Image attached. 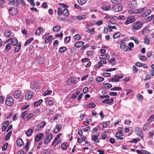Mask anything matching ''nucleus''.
<instances>
[{
  "label": "nucleus",
  "mask_w": 154,
  "mask_h": 154,
  "mask_svg": "<svg viewBox=\"0 0 154 154\" xmlns=\"http://www.w3.org/2000/svg\"><path fill=\"white\" fill-rule=\"evenodd\" d=\"M11 40V45H16L17 43V40L16 38H10L8 40H7L5 42L6 43H7L9 42V41Z\"/></svg>",
  "instance_id": "nucleus-11"
},
{
  "label": "nucleus",
  "mask_w": 154,
  "mask_h": 154,
  "mask_svg": "<svg viewBox=\"0 0 154 154\" xmlns=\"http://www.w3.org/2000/svg\"><path fill=\"white\" fill-rule=\"evenodd\" d=\"M86 17V15L84 14H81L77 16L76 18L77 20H80L85 18Z\"/></svg>",
  "instance_id": "nucleus-24"
},
{
  "label": "nucleus",
  "mask_w": 154,
  "mask_h": 154,
  "mask_svg": "<svg viewBox=\"0 0 154 154\" xmlns=\"http://www.w3.org/2000/svg\"><path fill=\"white\" fill-rule=\"evenodd\" d=\"M62 14H63L62 9L59 7L57 9V14L58 15L60 16Z\"/></svg>",
  "instance_id": "nucleus-56"
},
{
  "label": "nucleus",
  "mask_w": 154,
  "mask_h": 154,
  "mask_svg": "<svg viewBox=\"0 0 154 154\" xmlns=\"http://www.w3.org/2000/svg\"><path fill=\"white\" fill-rule=\"evenodd\" d=\"M94 54V52L92 51H89L87 52V54L88 56H92Z\"/></svg>",
  "instance_id": "nucleus-61"
},
{
  "label": "nucleus",
  "mask_w": 154,
  "mask_h": 154,
  "mask_svg": "<svg viewBox=\"0 0 154 154\" xmlns=\"http://www.w3.org/2000/svg\"><path fill=\"white\" fill-rule=\"evenodd\" d=\"M122 49H123L125 52L127 51L128 50H129V51H131V48H130L128 46H126L121 48Z\"/></svg>",
  "instance_id": "nucleus-49"
},
{
  "label": "nucleus",
  "mask_w": 154,
  "mask_h": 154,
  "mask_svg": "<svg viewBox=\"0 0 154 154\" xmlns=\"http://www.w3.org/2000/svg\"><path fill=\"white\" fill-rule=\"evenodd\" d=\"M21 93V91H16L13 94V96L15 98L18 99L20 96Z\"/></svg>",
  "instance_id": "nucleus-13"
},
{
  "label": "nucleus",
  "mask_w": 154,
  "mask_h": 154,
  "mask_svg": "<svg viewBox=\"0 0 154 154\" xmlns=\"http://www.w3.org/2000/svg\"><path fill=\"white\" fill-rule=\"evenodd\" d=\"M61 28L60 26H54L53 28V30L54 32H57L59 31Z\"/></svg>",
  "instance_id": "nucleus-31"
},
{
  "label": "nucleus",
  "mask_w": 154,
  "mask_h": 154,
  "mask_svg": "<svg viewBox=\"0 0 154 154\" xmlns=\"http://www.w3.org/2000/svg\"><path fill=\"white\" fill-rule=\"evenodd\" d=\"M68 147V144L67 143H63L61 145V148L63 150H66Z\"/></svg>",
  "instance_id": "nucleus-29"
},
{
  "label": "nucleus",
  "mask_w": 154,
  "mask_h": 154,
  "mask_svg": "<svg viewBox=\"0 0 154 154\" xmlns=\"http://www.w3.org/2000/svg\"><path fill=\"white\" fill-rule=\"evenodd\" d=\"M28 111H24L21 115V118L24 119L26 117V116L28 114Z\"/></svg>",
  "instance_id": "nucleus-38"
},
{
  "label": "nucleus",
  "mask_w": 154,
  "mask_h": 154,
  "mask_svg": "<svg viewBox=\"0 0 154 154\" xmlns=\"http://www.w3.org/2000/svg\"><path fill=\"white\" fill-rule=\"evenodd\" d=\"M102 75L104 77H109L110 76V74L109 73L105 72L103 73Z\"/></svg>",
  "instance_id": "nucleus-62"
},
{
  "label": "nucleus",
  "mask_w": 154,
  "mask_h": 154,
  "mask_svg": "<svg viewBox=\"0 0 154 154\" xmlns=\"http://www.w3.org/2000/svg\"><path fill=\"white\" fill-rule=\"evenodd\" d=\"M44 137V134L43 133H38L35 136L34 139L35 142H37L39 141Z\"/></svg>",
  "instance_id": "nucleus-4"
},
{
  "label": "nucleus",
  "mask_w": 154,
  "mask_h": 154,
  "mask_svg": "<svg viewBox=\"0 0 154 154\" xmlns=\"http://www.w3.org/2000/svg\"><path fill=\"white\" fill-rule=\"evenodd\" d=\"M43 100L42 99H40L37 101L35 102L34 104V106L37 107L40 105L41 103L43 102Z\"/></svg>",
  "instance_id": "nucleus-35"
},
{
  "label": "nucleus",
  "mask_w": 154,
  "mask_h": 154,
  "mask_svg": "<svg viewBox=\"0 0 154 154\" xmlns=\"http://www.w3.org/2000/svg\"><path fill=\"white\" fill-rule=\"evenodd\" d=\"M12 33L9 31H5V35L6 37H10L11 36Z\"/></svg>",
  "instance_id": "nucleus-41"
},
{
  "label": "nucleus",
  "mask_w": 154,
  "mask_h": 154,
  "mask_svg": "<svg viewBox=\"0 0 154 154\" xmlns=\"http://www.w3.org/2000/svg\"><path fill=\"white\" fill-rule=\"evenodd\" d=\"M135 132L137 135L140 138H143V134L141 129L139 127H137L135 129Z\"/></svg>",
  "instance_id": "nucleus-7"
},
{
  "label": "nucleus",
  "mask_w": 154,
  "mask_h": 154,
  "mask_svg": "<svg viewBox=\"0 0 154 154\" xmlns=\"http://www.w3.org/2000/svg\"><path fill=\"white\" fill-rule=\"evenodd\" d=\"M80 92L79 91L73 94L72 96V98L75 99V97H77L79 95Z\"/></svg>",
  "instance_id": "nucleus-51"
},
{
  "label": "nucleus",
  "mask_w": 154,
  "mask_h": 154,
  "mask_svg": "<svg viewBox=\"0 0 154 154\" xmlns=\"http://www.w3.org/2000/svg\"><path fill=\"white\" fill-rule=\"evenodd\" d=\"M38 85L36 82H33L31 84L30 88L33 90H36L38 88Z\"/></svg>",
  "instance_id": "nucleus-12"
},
{
  "label": "nucleus",
  "mask_w": 154,
  "mask_h": 154,
  "mask_svg": "<svg viewBox=\"0 0 154 154\" xmlns=\"http://www.w3.org/2000/svg\"><path fill=\"white\" fill-rule=\"evenodd\" d=\"M149 128L150 127L148 126V125L146 123H145L143 127V130L145 131L149 130Z\"/></svg>",
  "instance_id": "nucleus-42"
},
{
  "label": "nucleus",
  "mask_w": 154,
  "mask_h": 154,
  "mask_svg": "<svg viewBox=\"0 0 154 154\" xmlns=\"http://www.w3.org/2000/svg\"><path fill=\"white\" fill-rule=\"evenodd\" d=\"M81 38V36L79 35V34H77L74 36V39L77 40H80Z\"/></svg>",
  "instance_id": "nucleus-44"
},
{
  "label": "nucleus",
  "mask_w": 154,
  "mask_h": 154,
  "mask_svg": "<svg viewBox=\"0 0 154 154\" xmlns=\"http://www.w3.org/2000/svg\"><path fill=\"white\" fill-rule=\"evenodd\" d=\"M33 128L32 127L27 131L26 132V134L27 137L30 136L32 135L33 131Z\"/></svg>",
  "instance_id": "nucleus-18"
},
{
  "label": "nucleus",
  "mask_w": 154,
  "mask_h": 154,
  "mask_svg": "<svg viewBox=\"0 0 154 154\" xmlns=\"http://www.w3.org/2000/svg\"><path fill=\"white\" fill-rule=\"evenodd\" d=\"M136 152L138 154H143L144 150H137Z\"/></svg>",
  "instance_id": "nucleus-64"
},
{
  "label": "nucleus",
  "mask_w": 154,
  "mask_h": 154,
  "mask_svg": "<svg viewBox=\"0 0 154 154\" xmlns=\"http://www.w3.org/2000/svg\"><path fill=\"white\" fill-rule=\"evenodd\" d=\"M104 80L103 78L101 77H98L96 79V81L99 82H102Z\"/></svg>",
  "instance_id": "nucleus-54"
},
{
  "label": "nucleus",
  "mask_w": 154,
  "mask_h": 154,
  "mask_svg": "<svg viewBox=\"0 0 154 154\" xmlns=\"http://www.w3.org/2000/svg\"><path fill=\"white\" fill-rule=\"evenodd\" d=\"M99 136V135L97 136L96 135H94V136H92L91 138V139L92 140L94 141L95 142L98 143L99 142V140L98 139Z\"/></svg>",
  "instance_id": "nucleus-26"
},
{
  "label": "nucleus",
  "mask_w": 154,
  "mask_h": 154,
  "mask_svg": "<svg viewBox=\"0 0 154 154\" xmlns=\"http://www.w3.org/2000/svg\"><path fill=\"white\" fill-rule=\"evenodd\" d=\"M135 17L133 16L128 17L125 22V24L126 25L131 23L135 21Z\"/></svg>",
  "instance_id": "nucleus-6"
},
{
  "label": "nucleus",
  "mask_w": 154,
  "mask_h": 154,
  "mask_svg": "<svg viewBox=\"0 0 154 154\" xmlns=\"http://www.w3.org/2000/svg\"><path fill=\"white\" fill-rule=\"evenodd\" d=\"M45 59L43 57H41L38 59L37 62L41 64H42L45 62Z\"/></svg>",
  "instance_id": "nucleus-27"
},
{
  "label": "nucleus",
  "mask_w": 154,
  "mask_h": 154,
  "mask_svg": "<svg viewBox=\"0 0 154 154\" xmlns=\"http://www.w3.org/2000/svg\"><path fill=\"white\" fill-rule=\"evenodd\" d=\"M8 144V143H6L2 147V150L3 151H5L6 149Z\"/></svg>",
  "instance_id": "nucleus-58"
},
{
  "label": "nucleus",
  "mask_w": 154,
  "mask_h": 154,
  "mask_svg": "<svg viewBox=\"0 0 154 154\" xmlns=\"http://www.w3.org/2000/svg\"><path fill=\"white\" fill-rule=\"evenodd\" d=\"M143 23L140 21L134 23L132 25V30L134 32L140 29L142 27Z\"/></svg>",
  "instance_id": "nucleus-1"
},
{
  "label": "nucleus",
  "mask_w": 154,
  "mask_h": 154,
  "mask_svg": "<svg viewBox=\"0 0 154 154\" xmlns=\"http://www.w3.org/2000/svg\"><path fill=\"white\" fill-rule=\"evenodd\" d=\"M87 0H77V2L80 5H82L85 4Z\"/></svg>",
  "instance_id": "nucleus-36"
},
{
  "label": "nucleus",
  "mask_w": 154,
  "mask_h": 154,
  "mask_svg": "<svg viewBox=\"0 0 154 154\" xmlns=\"http://www.w3.org/2000/svg\"><path fill=\"white\" fill-rule=\"evenodd\" d=\"M12 133L11 131H10L6 135L5 137V140H8L10 138L11 135Z\"/></svg>",
  "instance_id": "nucleus-45"
},
{
  "label": "nucleus",
  "mask_w": 154,
  "mask_h": 154,
  "mask_svg": "<svg viewBox=\"0 0 154 154\" xmlns=\"http://www.w3.org/2000/svg\"><path fill=\"white\" fill-rule=\"evenodd\" d=\"M84 43L83 42L80 41L76 42L74 44V46L76 48H79L84 45Z\"/></svg>",
  "instance_id": "nucleus-21"
},
{
  "label": "nucleus",
  "mask_w": 154,
  "mask_h": 154,
  "mask_svg": "<svg viewBox=\"0 0 154 154\" xmlns=\"http://www.w3.org/2000/svg\"><path fill=\"white\" fill-rule=\"evenodd\" d=\"M140 140V139L138 138H136L133 139L132 140L130 141V143H136L138 141Z\"/></svg>",
  "instance_id": "nucleus-48"
},
{
  "label": "nucleus",
  "mask_w": 154,
  "mask_h": 154,
  "mask_svg": "<svg viewBox=\"0 0 154 154\" xmlns=\"http://www.w3.org/2000/svg\"><path fill=\"white\" fill-rule=\"evenodd\" d=\"M76 82V79L73 77H71L67 80L68 84L69 85L75 83Z\"/></svg>",
  "instance_id": "nucleus-17"
},
{
  "label": "nucleus",
  "mask_w": 154,
  "mask_h": 154,
  "mask_svg": "<svg viewBox=\"0 0 154 154\" xmlns=\"http://www.w3.org/2000/svg\"><path fill=\"white\" fill-rule=\"evenodd\" d=\"M42 29L41 27H39L38 29L35 32V34L36 35H38L41 34L42 31Z\"/></svg>",
  "instance_id": "nucleus-28"
},
{
  "label": "nucleus",
  "mask_w": 154,
  "mask_h": 154,
  "mask_svg": "<svg viewBox=\"0 0 154 154\" xmlns=\"http://www.w3.org/2000/svg\"><path fill=\"white\" fill-rule=\"evenodd\" d=\"M104 87L106 89H109L112 87V85L111 84L108 83L105 84H104Z\"/></svg>",
  "instance_id": "nucleus-46"
},
{
  "label": "nucleus",
  "mask_w": 154,
  "mask_h": 154,
  "mask_svg": "<svg viewBox=\"0 0 154 154\" xmlns=\"http://www.w3.org/2000/svg\"><path fill=\"white\" fill-rule=\"evenodd\" d=\"M62 125L60 124L57 125L54 130V132L55 133H57L61 129Z\"/></svg>",
  "instance_id": "nucleus-16"
},
{
  "label": "nucleus",
  "mask_w": 154,
  "mask_h": 154,
  "mask_svg": "<svg viewBox=\"0 0 154 154\" xmlns=\"http://www.w3.org/2000/svg\"><path fill=\"white\" fill-rule=\"evenodd\" d=\"M149 27H146L143 28L142 30V33L144 34L145 33H148L149 31Z\"/></svg>",
  "instance_id": "nucleus-30"
},
{
  "label": "nucleus",
  "mask_w": 154,
  "mask_h": 154,
  "mask_svg": "<svg viewBox=\"0 0 154 154\" xmlns=\"http://www.w3.org/2000/svg\"><path fill=\"white\" fill-rule=\"evenodd\" d=\"M120 34L119 32H117L114 35L113 38H117L120 36Z\"/></svg>",
  "instance_id": "nucleus-53"
},
{
  "label": "nucleus",
  "mask_w": 154,
  "mask_h": 154,
  "mask_svg": "<svg viewBox=\"0 0 154 154\" xmlns=\"http://www.w3.org/2000/svg\"><path fill=\"white\" fill-rule=\"evenodd\" d=\"M67 49V48L65 47H62L60 48L59 52L60 53H63L66 51Z\"/></svg>",
  "instance_id": "nucleus-34"
},
{
  "label": "nucleus",
  "mask_w": 154,
  "mask_h": 154,
  "mask_svg": "<svg viewBox=\"0 0 154 154\" xmlns=\"http://www.w3.org/2000/svg\"><path fill=\"white\" fill-rule=\"evenodd\" d=\"M5 103L6 105L8 106H11L13 104L14 99L11 97H8L5 101Z\"/></svg>",
  "instance_id": "nucleus-3"
},
{
  "label": "nucleus",
  "mask_w": 154,
  "mask_h": 154,
  "mask_svg": "<svg viewBox=\"0 0 154 154\" xmlns=\"http://www.w3.org/2000/svg\"><path fill=\"white\" fill-rule=\"evenodd\" d=\"M111 8V7L110 5H106L103 6L102 8L105 11H108Z\"/></svg>",
  "instance_id": "nucleus-37"
},
{
  "label": "nucleus",
  "mask_w": 154,
  "mask_h": 154,
  "mask_svg": "<svg viewBox=\"0 0 154 154\" xmlns=\"http://www.w3.org/2000/svg\"><path fill=\"white\" fill-rule=\"evenodd\" d=\"M61 135V133H60L58 134L56 136V137L53 140L52 143V145H54V143L57 141L58 139L60 137Z\"/></svg>",
  "instance_id": "nucleus-33"
},
{
  "label": "nucleus",
  "mask_w": 154,
  "mask_h": 154,
  "mask_svg": "<svg viewBox=\"0 0 154 154\" xmlns=\"http://www.w3.org/2000/svg\"><path fill=\"white\" fill-rule=\"evenodd\" d=\"M52 93V91L51 90H47L43 94L44 96H46L51 94Z\"/></svg>",
  "instance_id": "nucleus-50"
},
{
  "label": "nucleus",
  "mask_w": 154,
  "mask_h": 154,
  "mask_svg": "<svg viewBox=\"0 0 154 154\" xmlns=\"http://www.w3.org/2000/svg\"><path fill=\"white\" fill-rule=\"evenodd\" d=\"M9 121L7 120L5 121L2 126V131L3 132L5 131L6 129L7 126L9 124Z\"/></svg>",
  "instance_id": "nucleus-14"
},
{
  "label": "nucleus",
  "mask_w": 154,
  "mask_h": 154,
  "mask_svg": "<svg viewBox=\"0 0 154 154\" xmlns=\"http://www.w3.org/2000/svg\"><path fill=\"white\" fill-rule=\"evenodd\" d=\"M53 137L52 134L51 133L48 134H47L45 139L44 143L45 144H47L51 140Z\"/></svg>",
  "instance_id": "nucleus-5"
},
{
  "label": "nucleus",
  "mask_w": 154,
  "mask_h": 154,
  "mask_svg": "<svg viewBox=\"0 0 154 154\" xmlns=\"http://www.w3.org/2000/svg\"><path fill=\"white\" fill-rule=\"evenodd\" d=\"M137 99L139 101H142L143 99V96L140 94H138L137 96Z\"/></svg>",
  "instance_id": "nucleus-39"
},
{
  "label": "nucleus",
  "mask_w": 154,
  "mask_h": 154,
  "mask_svg": "<svg viewBox=\"0 0 154 154\" xmlns=\"http://www.w3.org/2000/svg\"><path fill=\"white\" fill-rule=\"evenodd\" d=\"M17 145L19 146H21L23 144V142L21 139L19 138L16 141Z\"/></svg>",
  "instance_id": "nucleus-20"
},
{
  "label": "nucleus",
  "mask_w": 154,
  "mask_h": 154,
  "mask_svg": "<svg viewBox=\"0 0 154 154\" xmlns=\"http://www.w3.org/2000/svg\"><path fill=\"white\" fill-rule=\"evenodd\" d=\"M110 90L112 91H116L118 90H121L122 88L120 87H114L112 88H111Z\"/></svg>",
  "instance_id": "nucleus-57"
},
{
  "label": "nucleus",
  "mask_w": 154,
  "mask_h": 154,
  "mask_svg": "<svg viewBox=\"0 0 154 154\" xmlns=\"http://www.w3.org/2000/svg\"><path fill=\"white\" fill-rule=\"evenodd\" d=\"M10 43H8L6 45L5 49V51H7L10 49Z\"/></svg>",
  "instance_id": "nucleus-52"
},
{
  "label": "nucleus",
  "mask_w": 154,
  "mask_h": 154,
  "mask_svg": "<svg viewBox=\"0 0 154 154\" xmlns=\"http://www.w3.org/2000/svg\"><path fill=\"white\" fill-rule=\"evenodd\" d=\"M10 1L8 3V4L10 5H15L16 6H17L19 5V4H18L17 1H15V0H8Z\"/></svg>",
  "instance_id": "nucleus-22"
},
{
  "label": "nucleus",
  "mask_w": 154,
  "mask_h": 154,
  "mask_svg": "<svg viewBox=\"0 0 154 154\" xmlns=\"http://www.w3.org/2000/svg\"><path fill=\"white\" fill-rule=\"evenodd\" d=\"M21 47L20 43H18L17 45L16 46L14 50V52L15 53L17 52L20 50Z\"/></svg>",
  "instance_id": "nucleus-32"
},
{
  "label": "nucleus",
  "mask_w": 154,
  "mask_h": 154,
  "mask_svg": "<svg viewBox=\"0 0 154 154\" xmlns=\"http://www.w3.org/2000/svg\"><path fill=\"white\" fill-rule=\"evenodd\" d=\"M139 58L143 61H145L147 59V58L146 56H144L139 55Z\"/></svg>",
  "instance_id": "nucleus-43"
},
{
  "label": "nucleus",
  "mask_w": 154,
  "mask_h": 154,
  "mask_svg": "<svg viewBox=\"0 0 154 154\" xmlns=\"http://www.w3.org/2000/svg\"><path fill=\"white\" fill-rule=\"evenodd\" d=\"M87 32L90 33L91 34H93L94 32V29L93 28L92 29H89L87 31Z\"/></svg>",
  "instance_id": "nucleus-60"
},
{
  "label": "nucleus",
  "mask_w": 154,
  "mask_h": 154,
  "mask_svg": "<svg viewBox=\"0 0 154 154\" xmlns=\"http://www.w3.org/2000/svg\"><path fill=\"white\" fill-rule=\"evenodd\" d=\"M114 99L113 98L107 99H105L102 101L103 103H106V104H109L113 102Z\"/></svg>",
  "instance_id": "nucleus-23"
},
{
  "label": "nucleus",
  "mask_w": 154,
  "mask_h": 154,
  "mask_svg": "<svg viewBox=\"0 0 154 154\" xmlns=\"http://www.w3.org/2000/svg\"><path fill=\"white\" fill-rule=\"evenodd\" d=\"M123 76L121 74H117L113 77L111 78L109 80L110 82H117L119 81V79L123 78Z\"/></svg>",
  "instance_id": "nucleus-2"
},
{
  "label": "nucleus",
  "mask_w": 154,
  "mask_h": 154,
  "mask_svg": "<svg viewBox=\"0 0 154 154\" xmlns=\"http://www.w3.org/2000/svg\"><path fill=\"white\" fill-rule=\"evenodd\" d=\"M45 100L46 103H48L49 106L52 105L54 103V101L52 100H50L49 97L45 98Z\"/></svg>",
  "instance_id": "nucleus-19"
},
{
  "label": "nucleus",
  "mask_w": 154,
  "mask_h": 154,
  "mask_svg": "<svg viewBox=\"0 0 154 154\" xmlns=\"http://www.w3.org/2000/svg\"><path fill=\"white\" fill-rule=\"evenodd\" d=\"M63 14L65 16H68L69 15V13L66 9H64L63 11Z\"/></svg>",
  "instance_id": "nucleus-40"
},
{
  "label": "nucleus",
  "mask_w": 154,
  "mask_h": 154,
  "mask_svg": "<svg viewBox=\"0 0 154 154\" xmlns=\"http://www.w3.org/2000/svg\"><path fill=\"white\" fill-rule=\"evenodd\" d=\"M122 0H111V2L114 4H116L120 3Z\"/></svg>",
  "instance_id": "nucleus-59"
},
{
  "label": "nucleus",
  "mask_w": 154,
  "mask_h": 154,
  "mask_svg": "<svg viewBox=\"0 0 154 154\" xmlns=\"http://www.w3.org/2000/svg\"><path fill=\"white\" fill-rule=\"evenodd\" d=\"M46 124L45 121H43L40 122L37 125V129L39 130L43 128Z\"/></svg>",
  "instance_id": "nucleus-8"
},
{
  "label": "nucleus",
  "mask_w": 154,
  "mask_h": 154,
  "mask_svg": "<svg viewBox=\"0 0 154 154\" xmlns=\"http://www.w3.org/2000/svg\"><path fill=\"white\" fill-rule=\"evenodd\" d=\"M88 91V88L87 87H85L83 90V92L84 94L87 93Z\"/></svg>",
  "instance_id": "nucleus-63"
},
{
  "label": "nucleus",
  "mask_w": 154,
  "mask_h": 154,
  "mask_svg": "<svg viewBox=\"0 0 154 154\" xmlns=\"http://www.w3.org/2000/svg\"><path fill=\"white\" fill-rule=\"evenodd\" d=\"M33 96V92L30 91H29L26 92L25 95V97L26 99L29 100L31 99Z\"/></svg>",
  "instance_id": "nucleus-9"
},
{
  "label": "nucleus",
  "mask_w": 154,
  "mask_h": 154,
  "mask_svg": "<svg viewBox=\"0 0 154 154\" xmlns=\"http://www.w3.org/2000/svg\"><path fill=\"white\" fill-rule=\"evenodd\" d=\"M33 40V38H30L28 39L27 41H26L24 44V46H26L29 43H30Z\"/></svg>",
  "instance_id": "nucleus-55"
},
{
  "label": "nucleus",
  "mask_w": 154,
  "mask_h": 154,
  "mask_svg": "<svg viewBox=\"0 0 154 154\" xmlns=\"http://www.w3.org/2000/svg\"><path fill=\"white\" fill-rule=\"evenodd\" d=\"M10 14L11 15H16L17 13V9L12 8L9 10Z\"/></svg>",
  "instance_id": "nucleus-15"
},
{
  "label": "nucleus",
  "mask_w": 154,
  "mask_h": 154,
  "mask_svg": "<svg viewBox=\"0 0 154 154\" xmlns=\"http://www.w3.org/2000/svg\"><path fill=\"white\" fill-rule=\"evenodd\" d=\"M151 12V11L150 9H148L145 11L142 14V16L145 17L149 15Z\"/></svg>",
  "instance_id": "nucleus-25"
},
{
  "label": "nucleus",
  "mask_w": 154,
  "mask_h": 154,
  "mask_svg": "<svg viewBox=\"0 0 154 154\" xmlns=\"http://www.w3.org/2000/svg\"><path fill=\"white\" fill-rule=\"evenodd\" d=\"M122 134V132L121 131H119L117 132L116 134V139L117 140H122L123 139V138L121 136Z\"/></svg>",
  "instance_id": "nucleus-10"
},
{
  "label": "nucleus",
  "mask_w": 154,
  "mask_h": 154,
  "mask_svg": "<svg viewBox=\"0 0 154 154\" xmlns=\"http://www.w3.org/2000/svg\"><path fill=\"white\" fill-rule=\"evenodd\" d=\"M106 60H100L98 63V64L99 65V66L100 67L103 66V64H106Z\"/></svg>",
  "instance_id": "nucleus-47"
}]
</instances>
